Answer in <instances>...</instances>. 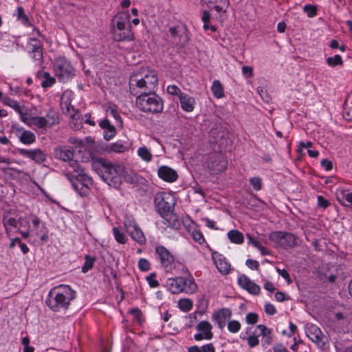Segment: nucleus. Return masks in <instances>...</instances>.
<instances>
[{
  "instance_id": "obj_1",
  "label": "nucleus",
  "mask_w": 352,
  "mask_h": 352,
  "mask_svg": "<svg viewBox=\"0 0 352 352\" xmlns=\"http://www.w3.org/2000/svg\"><path fill=\"white\" fill-rule=\"evenodd\" d=\"M158 85V78L153 71L133 74L129 80L131 94L136 96L155 91Z\"/></svg>"
},
{
  "instance_id": "obj_2",
  "label": "nucleus",
  "mask_w": 352,
  "mask_h": 352,
  "mask_svg": "<svg viewBox=\"0 0 352 352\" xmlns=\"http://www.w3.org/2000/svg\"><path fill=\"white\" fill-rule=\"evenodd\" d=\"M76 297V292L69 285H60L51 289L46 305L54 311L67 310L71 300Z\"/></svg>"
},
{
  "instance_id": "obj_3",
  "label": "nucleus",
  "mask_w": 352,
  "mask_h": 352,
  "mask_svg": "<svg viewBox=\"0 0 352 352\" xmlns=\"http://www.w3.org/2000/svg\"><path fill=\"white\" fill-rule=\"evenodd\" d=\"M93 167L109 186L118 188L121 184L120 175L124 171L122 165L113 164L103 158H100L94 163Z\"/></svg>"
},
{
  "instance_id": "obj_4",
  "label": "nucleus",
  "mask_w": 352,
  "mask_h": 352,
  "mask_svg": "<svg viewBox=\"0 0 352 352\" xmlns=\"http://www.w3.org/2000/svg\"><path fill=\"white\" fill-rule=\"evenodd\" d=\"M130 19L131 16L128 12H120L112 19L111 32L115 41H123L134 39Z\"/></svg>"
},
{
  "instance_id": "obj_5",
  "label": "nucleus",
  "mask_w": 352,
  "mask_h": 352,
  "mask_svg": "<svg viewBox=\"0 0 352 352\" xmlns=\"http://www.w3.org/2000/svg\"><path fill=\"white\" fill-rule=\"evenodd\" d=\"M136 96L137 107L142 111L157 113L163 111V100L155 91Z\"/></svg>"
},
{
  "instance_id": "obj_6",
  "label": "nucleus",
  "mask_w": 352,
  "mask_h": 352,
  "mask_svg": "<svg viewBox=\"0 0 352 352\" xmlns=\"http://www.w3.org/2000/svg\"><path fill=\"white\" fill-rule=\"evenodd\" d=\"M165 286L168 291L174 294L182 292L188 294H193L197 289V284L192 276L188 278L182 276L169 278L167 279Z\"/></svg>"
},
{
  "instance_id": "obj_7",
  "label": "nucleus",
  "mask_w": 352,
  "mask_h": 352,
  "mask_svg": "<svg viewBox=\"0 0 352 352\" xmlns=\"http://www.w3.org/2000/svg\"><path fill=\"white\" fill-rule=\"evenodd\" d=\"M153 201L156 211L163 218L173 211L175 204V197L171 194L164 192L156 193Z\"/></svg>"
},
{
  "instance_id": "obj_8",
  "label": "nucleus",
  "mask_w": 352,
  "mask_h": 352,
  "mask_svg": "<svg viewBox=\"0 0 352 352\" xmlns=\"http://www.w3.org/2000/svg\"><path fill=\"white\" fill-rule=\"evenodd\" d=\"M56 76L63 82H67L74 75L75 70L71 63L65 58H56L54 63Z\"/></svg>"
},
{
  "instance_id": "obj_9",
  "label": "nucleus",
  "mask_w": 352,
  "mask_h": 352,
  "mask_svg": "<svg viewBox=\"0 0 352 352\" xmlns=\"http://www.w3.org/2000/svg\"><path fill=\"white\" fill-rule=\"evenodd\" d=\"M269 239L285 249L293 248L297 244L295 235L287 232H273L270 234Z\"/></svg>"
},
{
  "instance_id": "obj_10",
  "label": "nucleus",
  "mask_w": 352,
  "mask_h": 352,
  "mask_svg": "<svg viewBox=\"0 0 352 352\" xmlns=\"http://www.w3.org/2000/svg\"><path fill=\"white\" fill-rule=\"evenodd\" d=\"M73 188L80 195H85L92 185V179L82 171L78 173L74 179L71 180Z\"/></svg>"
},
{
  "instance_id": "obj_11",
  "label": "nucleus",
  "mask_w": 352,
  "mask_h": 352,
  "mask_svg": "<svg viewBox=\"0 0 352 352\" xmlns=\"http://www.w3.org/2000/svg\"><path fill=\"white\" fill-rule=\"evenodd\" d=\"M207 166L213 174L223 172L227 167V161L221 153H212L207 160Z\"/></svg>"
},
{
  "instance_id": "obj_12",
  "label": "nucleus",
  "mask_w": 352,
  "mask_h": 352,
  "mask_svg": "<svg viewBox=\"0 0 352 352\" xmlns=\"http://www.w3.org/2000/svg\"><path fill=\"white\" fill-rule=\"evenodd\" d=\"M124 226L126 232L131 238L140 245L146 243V237L138 225L131 219H128L124 222Z\"/></svg>"
},
{
  "instance_id": "obj_13",
  "label": "nucleus",
  "mask_w": 352,
  "mask_h": 352,
  "mask_svg": "<svg viewBox=\"0 0 352 352\" xmlns=\"http://www.w3.org/2000/svg\"><path fill=\"white\" fill-rule=\"evenodd\" d=\"M155 252L159 256L161 264L166 270L168 271L172 270L175 259L170 252L163 245L156 246Z\"/></svg>"
},
{
  "instance_id": "obj_14",
  "label": "nucleus",
  "mask_w": 352,
  "mask_h": 352,
  "mask_svg": "<svg viewBox=\"0 0 352 352\" xmlns=\"http://www.w3.org/2000/svg\"><path fill=\"white\" fill-rule=\"evenodd\" d=\"M196 329L198 331L194 336V338L196 341H201L203 340H210L213 337L212 332V327L211 324L208 321H201L197 326Z\"/></svg>"
},
{
  "instance_id": "obj_15",
  "label": "nucleus",
  "mask_w": 352,
  "mask_h": 352,
  "mask_svg": "<svg viewBox=\"0 0 352 352\" xmlns=\"http://www.w3.org/2000/svg\"><path fill=\"white\" fill-rule=\"evenodd\" d=\"M55 156L65 162H69L70 166L74 169L78 168V164L76 161L73 160L74 152L72 148H67L65 146H58L54 149Z\"/></svg>"
},
{
  "instance_id": "obj_16",
  "label": "nucleus",
  "mask_w": 352,
  "mask_h": 352,
  "mask_svg": "<svg viewBox=\"0 0 352 352\" xmlns=\"http://www.w3.org/2000/svg\"><path fill=\"white\" fill-rule=\"evenodd\" d=\"M29 53L32 54V58L39 63L43 59V48L41 41L36 38H31L28 43Z\"/></svg>"
},
{
  "instance_id": "obj_17",
  "label": "nucleus",
  "mask_w": 352,
  "mask_h": 352,
  "mask_svg": "<svg viewBox=\"0 0 352 352\" xmlns=\"http://www.w3.org/2000/svg\"><path fill=\"white\" fill-rule=\"evenodd\" d=\"M21 155L30 158L36 163H43L46 160L47 155L40 148L36 149H19Z\"/></svg>"
},
{
  "instance_id": "obj_18",
  "label": "nucleus",
  "mask_w": 352,
  "mask_h": 352,
  "mask_svg": "<svg viewBox=\"0 0 352 352\" xmlns=\"http://www.w3.org/2000/svg\"><path fill=\"white\" fill-rule=\"evenodd\" d=\"M307 335L312 342L317 344L320 347L322 348L324 346L327 339L318 327L311 325L309 328Z\"/></svg>"
},
{
  "instance_id": "obj_19",
  "label": "nucleus",
  "mask_w": 352,
  "mask_h": 352,
  "mask_svg": "<svg viewBox=\"0 0 352 352\" xmlns=\"http://www.w3.org/2000/svg\"><path fill=\"white\" fill-rule=\"evenodd\" d=\"M170 34V42L177 47H184L188 42L189 37L184 32L183 34H179L175 27H170L168 30Z\"/></svg>"
},
{
  "instance_id": "obj_20",
  "label": "nucleus",
  "mask_w": 352,
  "mask_h": 352,
  "mask_svg": "<svg viewBox=\"0 0 352 352\" xmlns=\"http://www.w3.org/2000/svg\"><path fill=\"white\" fill-rule=\"evenodd\" d=\"M238 283L243 289L247 290L251 294L258 295L260 293L261 287L259 285L252 281L245 275H241L239 277Z\"/></svg>"
},
{
  "instance_id": "obj_21",
  "label": "nucleus",
  "mask_w": 352,
  "mask_h": 352,
  "mask_svg": "<svg viewBox=\"0 0 352 352\" xmlns=\"http://www.w3.org/2000/svg\"><path fill=\"white\" fill-rule=\"evenodd\" d=\"M200 4L213 8L218 13H225L229 6L228 0H199Z\"/></svg>"
},
{
  "instance_id": "obj_22",
  "label": "nucleus",
  "mask_w": 352,
  "mask_h": 352,
  "mask_svg": "<svg viewBox=\"0 0 352 352\" xmlns=\"http://www.w3.org/2000/svg\"><path fill=\"white\" fill-rule=\"evenodd\" d=\"M231 311L227 308H223L218 311L213 313L212 319L214 321L219 329H223L226 323V320L231 317Z\"/></svg>"
},
{
  "instance_id": "obj_23",
  "label": "nucleus",
  "mask_w": 352,
  "mask_h": 352,
  "mask_svg": "<svg viewBox=\"0 0 352 352\" xmlns=\"http://www.w3.org/2000/svg\"><path fill=\"white\" fill-rule=\"evenodd\" d=\"M157 175L160 179L166 182H174L178 178L177 172L167 166H162L158 168Z\"/></svg>"
},
{
  "instance_id": "obj_24",
  "label": "nucleus",
  "mask_w": 352,
  "mask_h": 352,
  "mask_svg": "<svg viewBox=\"0 0 352 352\" xmlns=\"http://www.w3.org/2000/svg\"><path fill=\"white\" fill-rule=\"evenodd\" d=\"M40 223V219L36 216H34L32 219L33 228L32 231L34 232L35 234L38 236L42 241L45 242L48 239V231L45 225L42 226L41 230H38Z\"/></svg>"
},
{
  "instance_id": "obj_25",
  "label": "nucleus",
  "mask_w": 352,
  "mask_h": 352,
  "mask_svg": "<svg viewBox=\"0 0 352 352\" xmlns=\"http://www.w3.org/2000/svg\"><path fill=\"white\" fill-rule=\"evenodd\" d=\"M99 125L104 130L103 136L106 140H109L115 136L116 129L115 126L110 123L109 120L104 119L100 122Z\"/></svg>"
},
{
  "instance_id": "obj_26",
  "label": "nucleus",
  "mask_w": 352,
  "mask_h": 352,
  "mask_svg": "<svg viewBox=\"0 0 352 352\" xmlns=\"http://www.w3.org/2000/svg\"><path fill=\"white\" fill-rule=\"evenodd\" d=\"M181 107L186 112H192L194 109L195 100L193 97L184 93L179 98Z\"/></svg>"
},
{
  "instance_id": "obj_27",
  "label": "nucleus",
  "mask_w": 352,
  "mask_h": 352,
  "mask_svg": "<svg viewBox=\"0 0 352 352\" xmlns=\"http://www.w3.org/2000/svg\"><path fill=\"white\" fill-rule=\"evenodd\" d=\"M214 263L219 272L223 274H228L231 270L230 264L227 262L226 258L223 257L221 254L217 258H214Z\"/></svg>"
},
{
  "instance_id": "obj_28",
  "label": "nucleus",
  "mask_w": 352,
  "mask_h": 352,
  "mask_svg": "<svg viewBox=\"0 0 352 352\" xmlns=\"http://www.w3.org/2000/svg\"><path fill=\"white\" fill-rule=\"evenodd\" d=\"M338 201L343 206H352V192L348 190H341L337 193Z\"/></svg>"
},
{
  "instance_id": "obj_29",
  "label": "nucleus",
  "mask_w": 352,
  "mask_h": 352,
  "mask_svg": "<svg viewBox=\"0 0 352 352\" xmlns=\"http://www.w3.org/2000/svg\"><path fill=\"white\" fill-rule=\"evenodd\" d=\"M257 329L260 330L259 336H262L261 342L263 344L269 345L272 341V330L264 324H259Z\"/></svg>"
},
{
  "instance_id": "obj_30",
  "label": "nucleus",
  "mask_w": 352,
  "mask_h": 352,
  "mask_svg": "<svg viewBox=\"0 0 352 352\" xmlns=\"http://www.w3.org/2000/svg\"><path fill=\"white\" fill-rule=\"evenodd\" d=\"M19 141L24 144H32L36 141L35 135L30 131L23 130L22 133L18 135Z\"/></svg>"
},
{
  "instance_id": "obj_31",
  "label": "nucleus",
  "mask_w": 352,
  "mask_h": 352,
  "mask_svg": "<svg viewBox=\"0 0 352 352\" xmlns=\"http://www.w3.org/2000/svg\"><path fill=\"white\" fill-rule=\"evenodd\" d=\"M228 237L230 242L236 244H242L244 241V236L242 232L237 230H231L228 232Z\"/></svg>"
},
{
  "instance_id": "obj_32",
  "label": "nucleus",
  "mask_w": 352,
  "mask_h": 352,
  "mask_svg": "<svg viewBox=\"0 0 352 352\" xmlns=\"http://www.w3.org/2000/svg\"><path fill=\"white\" fill-rule=\"evenodd\" d=\"M3 223L8 235H10L12 228L18 227V220L13 217H8L7 216H3Z\"/></svg>"
},
{
  "instance_id": "obj_33",
  "label": "nucleus",
  "mask_w": 352,
  "mask_h": 352,
  "mask_svg": "<svg viewBox=\"0 0 352 352\" xmlns=\"http://www.w3.org/2000/svg\"><path fill=\"white\" fill-rule=\"evenodd\" d=\"M41 76L44 78L41 82V86L43 88L50 87L55 82V78L51 77L50 74L47 72H38L37 73V77L40 78Z\"/></svg>"
},
{
  "instance_id": "obj_34",
  "label": "nucleus",
  "mask_w": 352,
  "mask_h": 352,
  "mask_svg": "<svg viewBox=\"0 0 352 352\" xmlns=\"http://www.w3.org/2000/svg\"><path fill=\"white\" fill-rule=\"evenodd\" d=\"M211 90L217 98H221L224 96L223 88L219 80H215L213 82Z\"/></svg>"
},
{
  "instance_id": "obj_35",
  "label": "nucleus",
  "mask_w": 352,
  "mask_h": 352,
  "mask_svg": "<svg viewBox=\"0 0 352 352\" xmlns=\"http://www.w3.org/2000/svg\"><path fill=\"white\" fill-rule=\"evenodd\" d=\"M2 102L5 105L9 106L14 109L17 113L19 112L22 109H24L23 107H21L17 101L10 98L8 96L3 97L2 98Z\"/></svg>"
},
{
  "instance_id": "obj_36",
  "label": "nucleus",
  "mask_w": 352,
  "mask_h": 352,
  "mask_svg": "<svg viewBox=\"0 0 352 352\" xmlns=\"http://www.w3.org/2000/svg\"><path fill=\"white\" fill-rule=\"evenodd\" d=\"M138 155L144 161L150 162L152 160V154L150 151L145 146H142L138 150Z\"/></svg>"
},
{
  "instance_id": "obj_37",
  "label": "nucleus",
  "mask_w": 352,
  "mask_h": 352,
  "mask_svg": "<svg viewBox=\"0 0 352 352\" xmlns=\"http://www.w3.org/2000/svg\"><path fill=\"white\" fill-rule=\"evenodd\" d=\"M85 262L82 267V272L86 273L94 267V262L96 261L95 257H91L87 254L85 256Z\"/></svg>"
},
{
  "instance_id": "obj_38",
  "label": "nucleus",
  "mask_w": 352,
  "mask_h": 352,
  "mask_svg": "<svg viewBox=\"0 0 352 352\" xmlns=\"http://www.w3.org/2000/svg\"><path fill=\"white\" fill-rule=\"evenodd\" d=\"M17 19L21 21L25 25H31L28 16L25 14L23 8L21 6L18 7L16 14Z\"/></svg>"
},
{
  "instance_id": "obj_39",
  "label": "nucleus",
  "mask_w": 352,
  "mask_h": 352,
  "mask_svg": "<svg viewBox=\"0 0 352 352\" xmlns=\"http://www.w3.org/2000/svg\"><path fill=\"white\" fill-rule=\"evenodd\" d=\"M179 308L184 311H188L192 308V302L188 298L180 299L178 302Z\"/></svg>"
},
{
  "instance_id": "obj_40",
  "label": "nucleus",
  "mask_w": 352,
  "mask_h": 352,
  "mask_svg": "<svg viewBox=\"0 0 352 352\" xmlns=\"http://www.w3.org/2000/svg\"><path fill=\"white\" fill-rule=\"evenodd\" d=\"M326 61L327 65L332 67L343 65L342 57L338 54H336L332 57H328Z\"/></svg>"
},
{
  "instance_id": "obj_41",
  "label": "nucleus",
  "mask_w": 352,
  "mask_h": 352,
  "mask_svg": "<svg viewBox=\"0 0 352 352\" xmlns=\"http://www.w3.org/2000/svg\"><path fill=\"white\" fill-rule=\"evenodd\" d=\"M113 233L117 242L120 244H124L126 243V236L124 233L121 232L118 228L115 227L113 228Z\"/></svg>"
},
{
  "instance_id": "obj_42",
  "label": "nucleus",
  "mask_w": 352,
  "mask_h": 352,
  "mask_svg": "<svg viewBox=\"0 0 352 352\" xmlns=\"http://www.w3.org/2000/svg\"><path fill=\"white\" fill-rule=\"evenodd\" d=\"M31 120V124L37 126L39 129H43L47 124V120L45 117H34L32 118Z\"/></svg>"
},
{
  "instance_id": "obj_43",
  "label": "nucleus",
  "mask_w": 352,
  "mask_h": 352,
  "mask_svg": "<svg viewBox=\"0 0 352 352\" xmlns=\"http://www.w3.org/2000/svg\"><path fill=\"white\" fill-rule=\"evenodd\" d=\"M127 150V146L120 141L111 144V151L115 153H124Z\"/></svg>"
},
{
  "instance_id": "obj_44",
  "label": "nucleus",
  "mask_w": 352,
  "mask_h": 352,
  "mask_svg": "<svg viewBox=\"0 0 352 352\" xmlns=\"http://www.w3.org/2000/svg\"><path fill=\"white\" fill-rule=\"evenodd\" d=\"M241 329V324L238 320H230L228 323V329L232 333H237Z\"/></svg>"
},
{
  "instance_id": "obj_45",
  "label": "nucleus",
  "mask_w": 352,
  "mask_h": 352,
  "mask_svg": "<svg viewBox=\"0 0 352 352\" xmlns=\"http://www.w3.org/2000/svg\"><path fill=\"white\" fill-rule=\"evenodd\" d=\"M167 92L172 96H177L179 98L184 93L175 85H168L167 87Z\"/></svg>"
},
{
  "instance_id": "obj_46",
  "label": "nucleus",
  "mask_w": 352,
  "mask_h": 352,
  "mask_svg": "<svg viewBox=\"0 0 352 352\" xmlns=\"http://www.w3.org/2000/svg\"><path fill=\"white\" fill-rule=\"evenodd\" d=\"M191 236L192 239L199 244H203L205 242L203 234L199 230H193L191 233Z\"/></svg>"
},
{
  "instance_id": "obj_47",
  "label": "nucleus",
  "mask_w": 352,
  "mask_h": 352,
  "mask_svg": "<svg viewBox=\"0 0 352 352\" xmlns=\"http://www.w3.org/2000/svg\"><path fill=\"white\" fill-rule=\"evenodd\" d=\"M303 10L309 17H314L317 14L316 7L313 5H305L303 7Z\"/></svg>"
},
{
  "instance_id": "obj_48",
  "label": "nucleus",
  "mask_w": 352,
  "mask_h": 352,
  "mask_svg": "<svg viewBox=\"0 0 352 352\" xmlns=\"http://www.w3.org/2000/svg\"><path fill=\"white\" fill-rule=\"evenodd\" d=\"M250 182L255 190L258 191L261 189L262 182H261V179L260 177H252L250 179Z\"/></svg>"
},
{
  "instance_id": "obj_49",
  "label": "nucleus",
  "mask_w": 352,
  "mask_h": 352,
  "mask_svg": "<svg viewBox=\"0 0 352 352\" xmlns=\"http://www.w3.org/2000/svg\"><path fill=\"white\" fill-rule=\"evenodd\" d=\"M150 263L146 258H140L138 261V267L141 271L146 272L150 270Z\"/></svg>"
},
{
  "instance_id": "obj_50",
  "label": "nucleus",
  "mask_w": 352,
  "mask_h": 352,
  "mask_svg": "<svg viewBox=\"0 0 352 352\" xmlns=\"http://www.w3.org/2000/svg\"><path fill=\"white\" fill-rule=\"evenodd\" d=\"M258 315L255 313H248L245 317V321L248 324H254L258 321Z\"/></svg>"
},
{
  "instance_id": "obj_51",
  "label": "nucleus",
  "mask_w": 352,
  "mask_h": 352,
  "mask_svg": "<svg viewBox=\"0 0 352 352\" xmlns=\"http://www.w3.org/2000/svg\"><path fill=\"white\" fill-rule=\"evenodd\" d=\"M155 274L152 273L146 277V280L148 281V283L151 287L154 288L159 286V282L155 279Z\"/></svg>"
},
{
  "instance_id": "obj_52",
  "label": "nucleus",
  "mask_w": 352,
  "mask_h": 352,
  "mask_svg": "<svg viewBox=\"0 0 352 352\" xmlns=\"http://www.w3.org/2000/svg\"><path fill=\"white\" fill-rule=\"evenodd\" d=\"M317 199H318V205L324 209L327 208L330 205L329 201L327 199H324L321 195L318 196Z\"/></svg>"
},
{
  "instance_id": "obj_53",
  "label": "nucleus",
  "mask_w": 352,
  "mask_h": 352,
  "mask_svg": "<svg viewBox=\"0 0 352 352\" xmlns=\"http://www.w3.org/2000/svg\"><path fill=\"white\" fill-rule=\"evenodd\" d=\"M245 264L251 270H257L259 267V263L256 260L249 258L246 261Z\"/></svg>"
},
{
  "instance_id": "obj_54",
  "label": "nucleus",
  "mask_w": 352,
  "mask_h": 352,
  "mask_svg": "<svg viewBox=\"0 0 352 352\" xmlns=\"http://www.w3.org/2000/svg\"><path fill=\"white\" fill-rule=\"evenodd\" d=\"M247 340L248 345L251 348L257 346L259 343L258 337L256 336H250Z\"/></svg>"
},
{
  "instance_id": "obj_55",
  "label": "nucleus",
  "mask_w": 352,
  "mask_h": 352,
  "mask_svg": "<svg viewBox=\"0 0 352 352\" xmlns=\"http://www.w3.org/2000/svg\"><path fill=\"white\" fill-rule=\"evenodd\" d=\"M265 311L270 316L274 315L276 312L275 307L271 303H266L265 305Z\"/></svg>"
},
{
  "instance_id": "obj_56",
  "label": "nucleus",
  "mask_w": 352,
  "mask_h": 352,
  "mask_svg": "<svg viewBox=\"0 0 352 352\" xmlns=\"http://www.w3.org/2000/svg\"><path fill=\"white\" fill-rule=\"evenodd\" d=\"M276 271L279 275H280L284 279H285L287 281L288 283H292V280L290 278L289 274L286 270H285V269L280 270L279 268H277Z\"/></svg>"
},
{
  "instance_id": "obj_57",
  "label": "nucleus",
  "mask_w": 352,
  "mask_h": 352,
  "mask_svg": "<svg viewBox=\"0 0 352 352\" xmlns=\"http://www.w3.org/2000/svg\"><path fill=\"white\" fill-rule=\"evenodd\" d=\"M242 73L245 77H252L253 76V68L250 66H243Z\"/></svg>"
},
{
  "instance_id": "obj_58",
  "label": "nucleus",
  "mask_w": 352,
  "mask_h": 352,
  "mask_svg": "<svg viewBox=\"0 0 352 352\" xmlns=\"http://www.w3.org/2000/svg\"><path fill=\"white\" fill-rule=\"evenodd\" d=\"M321 166L326 170H331L333 168V164L331 161H329L327 159H323L321 161Z\"/></svg>"
},
{
  "instance_id": "obj_59",
  "label": "nucleus",
  "mask_w": 352,
  "mask_h": 352,
  "mask_svg": "<svg viewBox=\"0 0 352 352\" xmlns=\"http://www.w3.org/2000/svg\"><path fill=\"white\" fill-rule=\"evenodd\" d=\"M201 349V352H214V347L212 343L205 344L202 346L201 347H199Z\"/></svg>"
},
{
  "instance_id": "obj_60",
  "label": "nucleus",
  "mask_w": 352,
  "mask_h": 352,
  "mask_svg": "<svg viewBox=\"0 0 352 352\" xmlns=\"http://www.w3.org/2000/svg\"><path fill=\"white\" fill-rule=\"evenodd\" d=\"M18 224H19V230L22 228H30L29 220L27 218H20L18 220Z\"/></svg>"
},
{
  "instance_id": "obj_61",
  "label": "nucleus",
  "mask_w": 352,
  "mask_h": 352,
  "mask_svg": "<svg viewBox=\"0 0 352 352\" xmlns=\"http://www.w3.org/2000/svg\"><path fill=\"white\" fill-rule=\"evenodd\" d=\"M274 352H289L287 349L280 343L276 344L273 346Z\"/></svg>"
},
{
  "instance_id": "obj_62",
  "label": "nucleus",
  "mask_w": 352,
  "mask_h": 352,
  "mask_svg": "<svg viewBox=\"0 0 352 352\" xmlns=\"http://www.w3.org/2000/svg\"><path fill=\"white\" fill-rule=\"evenodd\" d=\"M246 236L248 240V243L252 244L254 247L257 248L261 244L260 242L255 239L251 234H247Z\"/></svg>"
},
{
  "instance_id": "obj_63",
  "label": "nucleus",
  "mask_w": 352,
  "mask_h": 352,
  "mask_svg": "<svg viewBox=\"0 0 352 352\" xmlns=\"http://www.w3.org/2000/svg\"><path fill=\"white\" fill-rule=\"evenodd\" d=\"M124 179L126 182L131 183V184H133V183H135L138 182L137 177L134 174L126 175L124 176Z\"/></svg>"
},
{
  "instance_id": "obj_64",
  "label": "nucleus",
  "mask_w": 352,
  "mask_h": 352,
  "mask_svg": "<svg viewBox=\"0 0 352 352\" xmlns=\"http://www.w3.org/2000/svg\"><path fill=\"white\" fill-rule=\"evenodd\" d=\"M201 20L204 23H210V14L208 11L205 10L203 12Z\"/></svg>"
}]
</instances>
